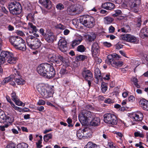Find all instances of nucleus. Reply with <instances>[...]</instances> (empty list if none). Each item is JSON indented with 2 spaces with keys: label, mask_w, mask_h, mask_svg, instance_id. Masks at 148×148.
I'll list each match as a JSON object with an SVG mask.
<instances>
[{
  "label": "nucleus",
  "mask_w": 148,
  "mask_h": 148,
  "mask_svg": "<svg viewBox=\"0 0 148 148\" xmlns=\"http://www.w3.org/2000/svg\"><path fill=\"white\" fill-rule=\"evenodd\" d=\"M12 80V78L10 77H6L1 82V84L4 85Z\"/></svg>",
  "instance_id": "38"
},
{
  "label": "nucleus",
  "mask_w": 148,
  "mask_h": 148,
  "mask_svg": "<svg viewBox=\"0 0 148 148\" xmlns=\"http://www.w3.org/2000/svg\"><path fill=\"white\" fill-rule=\"evenodd\" d=\"M48 57L49 62H52L59 66L62 63H66L65 58L60 55H57L54 53H51L48 54Z\"/></svg>",
  "instance_id": "5"
},
{
  "label": "nucleus",
  "mask_w": 148,
  "mask_h": 148,
  "mask_svg": "<svg viewBox=\"0 0 148 148\" xmlns=\"http://www.w3.org/2000/svg\"><path fill=\"white\" fill-rule=\"evenodd\" d=\"M97 147V145L91 142H89L86 145L84 148H95Z\"/></svg>",
  "instance_id": "33"
},
{
  "label": "nucleus",
  "mask_w": 148,
  "mask_h": 148,
  "mask_svg": "<svg viewBox=\"0 0 148 148\" xmlns=\"http://www.w3.org/2000/svg\"><path fill=\"white\" fill-rule=\"evenodd\" d=\"M67 122L69 124L68 126L69 127H73V125H72L71 124V123H72V121L71 119H70L69 118H68V119H67Z\"/></svg>",
  "instance_id": "61"
},
{
  "label": "nucleus",
  "mask_w": 148,
  "mask_h": 148,
  "mask_svg": "<svg viewBox=\"0 0 148 148\" xmlns=\"http://www.w3.org/2000/svg\"><path fill=\"white\" fill-rule=\"evenodd\" d=\"M49 64L45 63L39 65L37 68V70L38 73L40 75L45 77L46 73L48 71V69L49 67Z\"/></svg>",
  "instance_id": "11"
},
{
  "label": "nucleus",
  "mask_w": 148,
  "mask_h": 148,
  "mask_svg": "<svg viewBox=\"0 0 148 148\" xmlns=\"http://www.w3.org/2000/svg\"><path fill=\"white\" fill-rule=\"evenodd\" d=\"M79 21L80 23L88 28L92 27L95 24L94 18L91 16L84 15L81 16L77 20Z\"/></svg>",
  "instance_id": "4"
},
{
  "label": "nucleus",
  "mask_w": 148,
  "mask_h": 148,
  "mask_svg": "<svg viewBox=\"0 0 148 148\" xmlns=\"http://www.w3.org/2000/svg\"><path fill=\"white\" fill-rule=\"evenodd\" d=\"M45 102L42 100H40L37 103L38 105H44L45 104Z\"/></svg>",
  "instance_id": "56"
},
{
  "label": "nucleus",
  "mask_w": 148,
  "mask_h": 148,
  "mask_svg": "<svg viewBox=\"0 0 148 148\" xmlns=\"http://www.w3.org/2000/svg\"><path fill=\"white\" fill-rule=\"evenodd\" d=\"M7 117L4 112L0 109V122L2 123L6 121Z\"/></svg>",
  "instance_id": "28"
},
{
  "label": "nucleus",
  "mask_w": 148,
  "mask_h": 148,
  "mask_svg": "<svg viewBox=\"0 0 148 148\" xmlns=\"http://www.w3.org/2000/svg\"><path fill=\"white\" fill-rule=\"evenodd\" d=\"M16 146L15 144L11 143L7 145L5 148H16Z\"/></svg>",
  "instance_id": "50"
},
{
  "label": "nucleus",
  "mask_w": 148,
  "mask_h": 148,
  "mask_svg": "<svg viewBox=\"0 0 148 148\" xmlns=\"http://www.w3.org/2000/svg\"><path fill=\"white\" fill-rule=\"evenodd\" d=\"M140 104L143 109L148 111V101L146 100H141L140 101Z\"/></svg>",
  "instance_id": "23"
},
{
  "label": "nucleus",
  "mask_w": 148,
  "mask_h": 148,
  "mask_svg": "<svg viewBox=\"0 0 148 148\" xmlns=\"http://www.w3.org/2000/svg\"><path fill=\"white\" fill-rule=\"evenodd\" d=\"M143 114L140 112H138L133 114V117L136 121H141L143 118Z\"/></svg>",
  "instance_id": "22"
},
{
  "label": "nucleus",
  "mask_w": 148,
  "mask_h": 148,
  "mask_svg": "<svg viewBox=\"0 0 148 148\" xmlns=\"http://www.w3.org/2000/svg\"><path fill=\"white\" fill-rule=\"evenodd\" d=\"M14 101L16 105L18 106H22L23 102L21 101L18 98L15 100V101Z\"/></svg>",
  "instance_id": "51"
},
{
  "label": "nucleus",
  "mask_w": 148,
  "mask_h": 148,
  "mask_svg": "<svg viewBox=\"0 0 148 148\" xmlns=\"http://www.w3.org/2000/svg\"><path fill=\"white\" fill-rule=\"evenodd\" d=\"M34 13H29L27 17V19L31 21H33L34 20Z\"/></svg>",
  "instance_id": "40"
},
{
  "label": "nucleus",
  "mask_w": 148,
  "mask_h": 148,
  "mask_svg": "<svg viewBox=\"0 0 148 148\" xmlns=\"http://www.w3.org/2000/svg\"><path fill=\"white\" fill-rule=\"evenodd\" d=\"M114 5L111 2H108L107 10H111L114 9Z\"/></svg>",
  "instance_id": "41"
},
{
  "label": "nucleus",
  "mask_w": 148,
  "mask_h": 148,
  "mask_svg": "<svg viewBox=\"0 0 148 148\" xmlns=\"http://www.w3.org/2000/svg\"><path fill=\"white\" fill-rule=\"evenodd\" d=\"M108 2L104 3L102 4L101 7L102 8L107 10Z\"/></svg>",
  "instance_id": "63"
},
{
  "label": "nucleus",
  "mask_w": 148,
  "mask_h": 148,
  "mask_svg": "<svg viewBox=\"0 0 148 148\" xmlns=\"http://www.w3.org/2000/svg\"><path fill=\"white\" fill-rule=\"evenodd\" d=\"M11 96L13 101H15V100L18 98L17 96L16 95V93L14 92H13L11 94Z\"/></svg>",
  "instance_id": "53"
},
{
  "label": "nucleus",
  "mask_w": 148,
  "mask_h": 148,
  "mask_svg": "<svg viewBox=\"0 0 148 148\" xmlns=\"http://www.w3.org/2000/svg\"><path fill=\"white\" fill-rule=\"evenodd\" d=\"M140 3V0H130L128 2L131 11L136 13L139 11V5Z\"/></svg>",
  "instance_id": "10"
},
{
  "label": "nucleus",
  "mask_w": 148,
  "mask_h": 148,
  "mask_svg": "<svg viewBox=\"0 0 148 148\" xmlns=\"http://www.w3.org/2000/svg\"><path fill=\"white\" fill-rule=\"evenodd\" d=\"M52 135L51 133L45 135L43 137L44 140L45 142H47L49 139L52 138Z\"/></svg>",
  "instance_id": "37"
},
{
  "label": "nucleus",
  "mask_w": 148,
  "mask_h": 148,
  "mask_svg": "<svg viewBox=\"0 0 148 148\" xmlns=\"http://www.w3.org/2000/svg\"><path fill=\"white\" fill-rule=\"evenodd\" d=\"M28 147V145L25 143H19L17 145V148H27Z\"/></svg>",
  "instance_id": "36"
},
{
  "label": "nucleus",
  "mask_w": 148,
  "mask_h": 148,
  "mask_svg": "<svg viewBox=\"0 0 148 148\" xmlns=\"http://www.w3.org/2000/svg\"><path fill=\"white\" fill-rule=\"evenodd\" d=\"M11 44L16 49L23 51L26 50V46L24 40L18 36L11 37L9 39Z\"/></svg>",
  "instance_id": "1"
},
{
  "label": "nucleus",
  "mask_w": 148,
  "mask_h": 148,
  "mask_svg": "<svg viewBox=\"0 0 148 148\" xmlns=\"http://www.w3.org/2000/svg\"><path fill=\"white\" fill-rule=\"evenodd\" d=\"M26 40L28 46L32 49H38L42 44L39 39L32 35L27 37Z\"/></svg>",
  "instance_id": "3"
},
{
  "label": "nucleus",
  "mask_w": 148,
  "mask_h": 148,
  "mask_svg": "<svg viewBox=\"0 0 148 148\" xmlns=\"http://www.w3.org/2000/svg\"><path fill=\"white\" fill-rule=\"evenodd\" d=\"M56 28L61 30H64L66 28L61 23H59L55 26Z\"/></svg>",
  "instance_id": "44"
},
{
  "label": "nucleus",
  "mask_w": 148,
  "mask_h": 148,
  "mask_svg": "<svg viewBox=\"0 0 148 148\" xmlns=\"http://www.w3.org/2000/svg\"><path fill=\"white\" fill-rule=\"evenodd\" d=\"M10 56L8 58L7 61L8 63L10 64H15L18 59L16 57H14L13 54L12 53V55H10Z\"/></svg>",
  "instance_id": "26"
},
{
  "label": "nucleus",
  "mask_w": 148,
  "mask_h": 148,
  "mask_svg": "<svg viewBox=\"0 0 148 148\" xmlns=\"http://www.w3.org/2000/svg\"><path fill=\"white\" fill-rule=\"evenodd\" d=\"M16 33L17 34L21 36H25V34L22 31L20 30H17Z\"/></svg>",
  "instance_id": "58"
},
{
  "label": "nucleus",
  "mask_w": 148,
  "mask_h": 148,
  "mask_svg": "<svg viewBox=\"0 0 148 148\" xmlns=\"http://www.w3.org/2000/svg\"><path fill=\"white\" fill-rule=\"evenodd\" d=\"M115 29L112 25L110 26L109 28V32L111 33H113L114 32Z\"/></svg>",
  "instance_id": "59"
},
{
  "label": "nucleus",
  "mask_w": 148,
  "mask_h": 148,
  "mask_svg": "<svg viewBox=\"0 0 148 148\" xmlns=\"http://www.w3.org/2000/svg\"><path fill=\"white\" fill-rule=\"evenodd\" d=\"M68 73V71L66 68H62L60 70V73L62 75H66Z\"/></svg>",
  "instance_id": "46"
},
{
  "label": "nucleus",
  "mask_w": 148,
  "mask_h": 148,
  "mask_svg": "<svg viewBox=\"0 0 148 148\" xmlns=\"http://www.w3.org/2000/svg\"><path fill=\"white\" fill-rule=\"evenodd\" d=\"M92 114L93 113L90 111L87 110L82 111L78 116L79 119L82 124L86 125L88 121L93 117Z\"/></svg>",
  "instance_id": "6"
},
{
  "label": "nucleus",
  "mask_w": 148,
  "mask_h": 148,
  "mask_svg": "<svg viewBox=\"0 0 148 148\" xmlns=\"http://www.w3.org/2000/svg\"><path fill=\"white\" fill-rule=\"evenodd\" d=\"M42 141L41 140H38V142L36 143V145L37 148H40L42 147V145H41Z\"/></svg>",
  "instance_id": "60"
},
{
  "label": "nucleus",
  "mask_w": 148,
  "mask_h": 148,
  "mask_svg": "<svg viewBox=\"0 0 148 148\" xmlns=\"http://www.w3.org/2000/svg\"><path fill=\"white\" fill-rule=\"evenodd\" d=\"M121 30L122 32L127 33L131 31V29L129 25H126L124 26L123 27L121 28Z\"/></svg>",
  "instance_id": "29"
},
{
  "label": "nucleus",
  "mask_w": 148,
  "mask_h": 148,
  "mask_svg": "<svg viewBox=\"0 0 148 148\" xmlns=\"http://www.w3.org/2000/svg\"><path fill=\"white\" fill-rule=\"evenodd\" d=\"M39 2L44 7L47 9L51 8V3L50 0H39Z\"/></svg>",
  "instance_id": "20"
},
{
  "label": "nucleus",
  "mask_w": 148,
  "mask_h": 148,
  "mask_svg": "<svg viewBox=\"0 0 148 148\" xmlns=\"http://www.w3.org/2000/svg\"><path fill=\"white\" fill-rule=\"evenodd\" d=\"M49 69H48V71L46 73L45 77L47 78L50 79L53 77L56 74L55 71L53 67L51 64H49Z\"/></svg>",
  "instance_id": "16"
},
{
  "label": "nucleus",
  "mask_w": 148,
  "mask_h": 148,
  "mask_svg": "<svg viewBox=\"0 0 148 148\" xmlns=\"http://www.w3.org/2000/svg\"><path fill=\"white\" fill-rule=\"evenodd\" d=\"M83 11L82 7L79 4H76L75 8V15L80 13Z\"/></svg>",
  "instance_id": "27"
},
{
  "label": "nucleus",
  "mask_w": 148,
  "mask_h": 148,
  "mask_svg": "<svg viewBox=\"0 0 148 148\" xmlns=\"http://www.w3.org/2000/svg\"><path fill=\"white\" fill-rule=\"evenodd\" d=\"M121 40L132 43H136L137 39L136 37L129 34H125L121 35L120 37Z\"/></svg>",
  "instance_id": "13"
},
{
  "label": "nucleus",
  "mask_w": 148,
  "mask_h": 148,
  "mask_svg": "<svg viewBox=\"0 0 148 148\" xmlns=\"http://www.w3.org/2000/svg\"><path fill=\"white\" fill-rule=\"evenodd\" d=\"M40 33L44 37L47 34V31L45 33L44 30L43 28H41L39 30Z\"/></svg>",
  "instance_id": "54"
},
{
  "label": "nucleus",
  "mask_w": 148,
  "mask_h": 148,
  "mask_svg": "<svg viewBox=\"0 0 148 148\" xmlns=\"http://www.w3.org/2000/svg\"><path fill=\"white\" fill-rule=\"evenodd\" d=\"M45 40L48 43H53L55 36L53 33L50 29H47V34L44 37Z\"/></svg>",
  "instance_id": "14"
},
{
  "label": "nucleus",
  "mask_w": 148,
  "mask_h": 148,
  "mask_svg": "<svg viewBox=\"0 0 148 148\" xmlns=\"http://www.w3.org/2000/svg\"><path fill=\"white\" fill-rule=\"evenodd\" d=\"M82 75L85 79L88 82L89 87L91 85V82L93 80V75L92 73L86 69L84 70L82 73Z\"/></svg>",
  "instance_id": "12"
},
{
  "label": "nucleus",
  "mask_w": 148,
  "mask_h": 148,
  "mask_svg": "<svg viewBox=\"0 0 148 148\" xmlns=\"http://www.w3.org/2000/svg\"><path fill=\"white\" fill-rule=\"evenodd\" d=\"M37 90L43 97L44 99H48L51 97L52 95V92L48 90L49 88L45 86L41 85L37 86Z\"/></svg>",
  "instance_id": "8"
},
{
  "label": "nucleus",
  "mask_w": 148,
  "mask_h": 148,
  "mask_svg": "<svg viewBox=\"0 0 148 148\" xmlns=\"http://www.w3.org/2000/svg\"><path fill=\"white\" fill-rule=\"evenodd\" d=\"M134 136L135 137H140L141 138H143L144 137V135L142 133H140L139 132H136L134 133Z\"/></svg>",
  "instance_id": "45"
},
{
  "label": "nucleus",
  "mask_w": 148,
  "mask_h": 148,
  "mask_svg": "<svg viewBox=\"0 0 148 148\" xmlns=\"http://www.w3.org/2000/svg\"><path fill=\"white\" fill-rule=\"evenodd\" d=\"M104 22L106 24H109L114 21V19L110 16H107L104 18Z\"/></svg>",
  "instance_id": "30"
},
{
  "label": "nucleus",
  "mask_w": 148,
  "mask_h": 148,
  "mask_svg": "<svg viewBox=\"0 0 148 148\" xmlns=\"http://www.w3.org/2000/svg\"><path fill=\"white\" fill-rule=\"evenodd\" d=\"M140 36L143 38L148 36V28L144 27L140 31Z\"/></svg>",
  "instance_id": "25"
},
{
  "label": "nucleus",
  "mask_w": 148,
  "mask_h": 148,
  "mask_svg": "<svg viewBox=\"0 0 148 148\" xmlns=\"http://www.w3.org/2000/svg\"><path fill=\"white\" fill-rule=\"evenodd\" d=\"M103 120L104 122L112 125L117 124V121L116 116L114 114L110 113L105 114L104 115Z\"/></svg>",
  "instance_id": "9"
},
{
  "label": "nucleus",
  "mask_w": 148,
  "mask_h": 148,
  "mask_svg": "<svg viewBox=\"0 0 148 148\" xmlns=\"http://www.w3.org/2000/svg\"><path fill=\"white\" fill-rule=\"evenodd\" d=\"M82 40V37L80 36H79V39L75 40V45H79Z\"/></svg>",
  "instance_id": "48"
},
{
  "label": "nucleus",
  "mask_w": 148,
  "mask_h": 148,
  "mask_svg": "<svg viewBox=\"0 0 148 148\" xmlns=\"http://www.w3.org/2000/svg\"><path fill=\"white\" fill-rule=\"evenodd\" d=\"M104 45L108 47H110L112 45L110 43L107 42H103Z\"/></svg>",
  "instance_id": "64"
},
{
  "label": "nucleus",
  "mask_w": 148,
  "mask_h": 148,
  "mask_svg": "<svg viewBox=\"0 0 148 148\" xmlns=\"http://www.w3.org/2000/svg\"><path fill=\"white\" fill-rule=\"evenodd\" d=\"M10 55H12V53L8 51H2L1 53L0 57L6 60V59H8Z\"/></svg>",
  "instance_id": "24"
},
{
  "label": "nucleus",
  "mask_w": 148,
  "mask_h": 148,
  "mask_svg": "<svg viewBox=\"0 0 148 148\" xmlns=\"http://www.w3.org/2000/svg\"><path fill=\"white\" fill-rule=\"evenodd\" d=\"M95 75L96 78L98 80L101 79V73L99 69H96L95 70Z\"/></svg>",
  "instance_id": "31"
},
{
  "label": "nucleus",
  "mask_w": 148,
  "mask_h": 148,
  "mask_svg": "<svg viewBox=\"0 0 148 148\" xmlns=\"http://www.w3.org/2000/svg\"><path fill=\"white\" fill-rule=\"evenodd\" d=\"M15 75L14 76V80L16 82L18 85L23 84L25 83L24 80L21 78L18 72L17 74H15Z\"/></svg>",
  "instance_id": "21"
},
{
  "label": "nucleus",
  "mask_w": 148,
  "mask_h": 148,
  "mask_svg": "<svg viewBox=\"0 0 148 148\" xmlns=\"http://www.w3.org/2000/svg\"><path fill=\"white\" fill-rule=\"evenodd\" d=\"M86 37L88 39L89 42H92L96 38V36L95 34H91L86 35Z\"/></svg>",
  "instance_id": "32"
},
{
  "label": "nucleus",
  "mask_w": 148,
  "mask_h": 148,
  "mask_svg": "<svg viewBox=\"0 0 148 148\" xmlns=\"http://www.w3.org/2000/svg\"><path fill=\"white\" fill-rule=\"evenodd\" d=\"M136 19L137 22L136 26L137 27H140L141 26L142 22L141 18L139 17L138 18H136Z\"/></svg>",
  "instance_id": "52"
},
{
  "label": "nucleus",
  "mask_w": 148,
  "mask_h": 148,
  "mask_svg": "<svg viewBox=\"0 0 148 148\" xmlns=\"http://www.w3.org/2000/svg\"><path fill=\"white\" fill-rule=\"evenodd\" d=\"M120 58V56L116 53L109 55L107 56V60H106V63L108 64H111L112 66L118 68L123 65V62L117 60Z\"/></svg>",
  "instance_id": "2"
},
{
  "label": "nucleus",
  "mask_w": 148,
  "mask_h": 148,
  "mask_svg": "<svg viewBox=\"0 0 148 148\" xmlns=\"http://www.w3.org/2000/svg\"><path fill=\"white\" fill-rule=\"evenodd\" d=\"M56 8L58 10H61L64 9V6L62 4L59 3L56 5Z\"/></svg>",
  "instance_id": "47"
},
{
  "label": "nucleus",
  "mask_w": 148,
  "mask_h": 148,
  "mask_svg": "<svg viewBox=\"0 0 148 148\" xmlns=\"http://www.w3.org/2000/svg\"><path fill=\"white\" fill-rule=\"evenodd\" d=\"M87 128L84 129L83 130H80L77 131V136L78 137L79 139H82V138L85 139L84 138L85 137L84 136L85 134H87Z\"/></svg>",
  "instance_id": "18"
},
{
  "label": "nucleus",
  "mask_w": 148,
  "mask_h": 148,
  "mask_svg": "<svg viewBox=\"0 0 148 148\" xmlns=\"http://www.w3.org/2000/svg\"><path fill=\"white\" fill-rule=\"evenodd\" d=\"M87 57L86 56L83 55H79L76 56V61H83Z\"/></svg>",
  "instance_id": "34"
},
{
  "label": "nucleus",
  "mask_w": 148,
  "mask_h": 148,
  "mask_svg": "<svg viewBox=\"0 0 148 148\" xmlns=\"http://www.w3.org/2000/svg\"><path fill=\"white\" fill-rule=\"evenodd\" d=\"M0 10H1L2 12L6 14L8 13V11L6 10L5 8L3 6L1 7V8H0Z\"/></svg>",
  "instance_id": "57"
},
{
  "label": "nucleus",
  "mask_w": 148,
  "mask_h": 148,
  "mask_svg": "<svg viewBox=\"0 0 148 148\" xmlns=\"http://www.w3.org/2000/svg\"><path fill=\"white\" fill-rule=\"evenodd\" d=\"M91 51L93 55H99L100 53V48L97 43L95 42L92 44Z\"/></svg>",
  "instance_id": "17"
},
{
  "label": "nucleus",
  "mask_w": 148,
  "mask_h": 148,
  "mask_svg": "<svg viewBox=\"0 0 148 148\" xmlns=\"http://www.w3.org/2000/svg\"><path fill=\"white\" fill-rule=\"evenodd\" d=\"M10 13L15 15L19 14L22 12V8L20 4L16 1H13L8 5Z\"/></svg>",
  "instance_id": "7"
},
{
  "label": "nucleus",
  "mask_w": 148,
  "mask_h": 148,
  "mask_svg": "<svg viewBox=\"0 0 148 148\" xmlns=\"http://www.w3.org/2000/svg\"><path fill=\"white\" fill-rule=\"evenodd\" d=\"M67 12L69 14L73 15L74 13V8L73 6L72 5L69 6L67 9Z\"/></svg>",
  "instance_id": "35"
},
{
  "label": "nucleus",
  "mask_w": 148,
  "mask_h": 148,
  "mask_svg": "<svg viewBox=\"0 0 148 148\" xmlns=\"http://www.w3.org/2000/svg\"><path fill=\"white\" fill-rule=\"evenodd\" d=\"M104 102L106 103H113L114 101L113 100L109 98L105 99Z\"/></svg>",
  "instance_id": "55"
},
{
  "label": "nucleus",
  "mask_w": 148,
  "mask_h": 148,
  "mask_svg": "<svg viewBox=\"0 0 148 148\" xmlns=\"http://www.w3.org/2000/svg\"><path fill=\"white\" fill-rule=\"evenodd\" d=\"M100 124V118L96 116L93 117L90 122V125L93 126H98Z\"/></svg>",
  "instance_id": "19"
},
{
  "label": "nucleus",
  "mask_w": 148,
  "mask_h": 148,
  "mask_svg": "<svg viewBox=\"0 0 148 148\" xmlns=\"http://www.w3.org/2000/svg\"><path fill=\"white\" fill-rule=\"evenodd\" d=\"M101 90L102 92H105L107 90V87L106 84L104 82L102 83L101 85Z\"/></svg>",
  "instance_id": "43"
},
{
  "label": "nucleus",
  "mask_w": 148,
  "mask_h": 148,
  "mask_svg": "<svg viewBox=\"0 0 148 148\" xmlns=\"http://www.w3.org/2000/svg\"><path fill=\"white\" fill-rule=\"evenodd\" d=\"M28 24L29 26L32 29V32H36L38 31V29L36 28V27L32 23H29Z\"/></svg>",
  "instance_id": "39"
},
{
  "label": "nucleus",
  "mask_w": 148,
  "mask_h": 148,
  "mask_svg": "<svg viewBox=\"0 0 148 148\" xmlns=\"http://www.w3.org/2000/svg\"><path fill=\"white\" fill-rule=\"evenodd\" d=\"M67 42L64 38L60 39L58 44V48L61 51L64 53L67 50Z\"/></svg>",
  "instance_id": "15"
},
{
  "label": "nucleus",
  "mask_w": 148,
  "mask_h": 148,
  "mask_svg": "<svg viewBox=\"0 0 148 148\" xmlns=\"http://www.w3.org/2000/svg\"><path fill=\"white\" fill-rule=\"evenodd\" d=\"M77 50L79 52H84L85 51V48L83 45H80L77 47Z\"/></svg>",
  "instance_id": "42"
},
{
  "label": "nucleus",
  "mask_w": 148,
  "mask_h": 148,
  "mask_svg": "<svg viewBox=\"0 0 148 148\" xmlns=\"http://www.w3.org/2000/svg\"><path fill=\"white\" fill-rule=\"evenodd\" d=\"M13 108L15 110L18 111L20 112H23V109H21V108L16 106L15 105V106H14Z\"/></svg>",
  "instance_id": "62"
},
{
  "label": "nucleus",
  "mask_w": 148,
  "mask_h": 148,
  "mask_svg": "<svg viewBox=\"0 0 148 148\" xmlns=\"http://www.w3.org/2000/svg\"><path fill=\"white\" fill-rule=\"evenodd\" d=\"M14 121V117H10L8 116H7V119H6L5 122H9L10 124H11Z\"/></svg>",
  "instance_id": "49"
}]
</instances>
